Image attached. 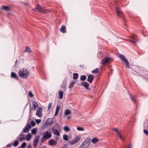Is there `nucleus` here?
I'll return each mask as SVG.
<instances>
[{"label": "nucleus", "instance_id": "obj_1", "mask_svg": "<svg viewBox=\"0 0 148 148\" xmlns=\"http://www.w3.org/2000/svg\"><path fill=\"white\" fill-rule=\"evenodd\" d=\"M33 10L39 12L40 13L45 14L49 12V10L45 9V8L41 7L39 5H38L36 7H35V9H33Z\"/></svg>", "mask_w": 148, "mask_h": 148}, {"label": "nucleus", "instance_id": "obj_2", "mask_svg": "<svg viewBox=\"0 0 148 148\" xmlns=\"http://www.w3.org/2000/svg\"><path fill=\"white\" fill-rule=\"evenodd\" d=\"M119 57L121 60L125 63L127 68H130V65L129 62L127 59L125 58V57L123 55L121 54L119 56Z\"/></svg>", "mask_w": 148, "mask_h": 148}, {"label": "nucleus", "instance_id": "obj_3", "mask_svg": "<svg viewBox=\"0 0 148 148\" xmlns=\"http://www.w3.org/2000/svg\"><path fill=\"white\" fill-rule=\"evenodd\" d=\"M53 123V119L52 118L47 119L43 126L44 128H45L48 126L51 125Z\"/></svg>", "mask_w": 148, "mask_h": 148}, {"label": "nucleus", "instance_id": "obj_4", "mask_svg": "<svg viewBox=\"0 0 148 148\" xmlns=\"http://www.w3.org/2000/svg\"><path fill=\"white\" fill-rule=\"evenodd\" d=\"M19 76L22 78H26L29 76V72L28 71H27L26 73H23V72L19 71Z\"/></svg>", "mask_w": 148, "mask_h": 148}, {"label": "nucleus", "instance_id": "obj_5", "mask_svg": "<svg viewBox=\"0 0 148 148\" xmlns=\"http://www.w3.org/2000/svg\"><path fill=\"white\" fill-rule=\"evenodd\" d=\"M43 137L45 139V140H47L51 138L52 135L48 131H46L44 133Z\"/></svg>", "mask_w": 148, "mask_h": 148}, {"label": "nucleus", "instance_id": "obj_6", "mask_svg": "<svg viewBox=\"0 0 148 148\" xmlns=\"http://www.w3.org/2000/svg\"><path fill=\"white\" fill-rule=\"evenodd\" d=\"M39 135L36 136L34 140L33 146L34 147H36L37 146V145L39 140Z\"/></svg>", "mask_w": 148, "mask_h": 148}, {"label": "nucleus", "instance_id": "obj_7", "mask_svg": "<svg viewBox=\"0 0 148 148\" xmlns=\"http://www.w3.org/2000/svg\"><path fill=\"white\" fill-rule=\"evenodd\" d=\"M116 11L117 13L118 16L121 18H123V15L122 12L120 10L119 8L116 7Z\"/></svg>", "mask_w": 148, "mask_h": 148}, {"label": "nucleus", "instance_id": "obj_8", "mask_svg": "<svg viewBox=\"0 0 148 148\" xmlns=\"http://www.w3.org/2000/svg\"><path fill=\"white\" fill-rule=\"evenodd\" d=\"M31 127V125L29 124H28L23 129L22 133H27L28 132Z\"/></svg>", "mask_w": 148, "mask_h": 148}, {"label": "nucleus", "instance_id": "obj_9", "mask_svg": "<svg viewBox=\"0 0 148 148\" xmlns=\"http://www.w3.org/2000/svg\"><path fill=\"white\" fill-rule=\"evenodd\" d=\"M111 58H106L102 59L101 62V63L103 64H105L110 61Z\"/></svg>", "mask_w": 148, "mask_h": 148}, {"label": "nucleus", "instance_id": "obj_10", "mask_svg": "<svg viewBox=\"0 0 148 148\" xmlns=\"http://www.w3.org/2000/svg\"><path fill=\"white\" fill-rule=\"evenodd\" d=\"M42 109L40 107L38 108L37 110L36 115L39 117H41L42 116Z\"/></svg>", "mask_w": 148, "mask_h": 148}, {"label": "nucleus", "instance_id": "obj_11", "mask_svg": "<svg viewBox=\"0 0 148 148\" xmlns=\"http://www.w3.org/2000/svg\"><path fill=\"white\" fill-rule=\"evenodd\" d=\"M90 142V138H87L82 143V144L86 146H87V147H89V145Z\"/></svg>", "mask_w": 148, "mask_h": 148}, {"label": "nucleus", "instance_id": "obj_12", "mask_svg": "<svg viewBox=\"0 0 148 148\" xmlns=\"http://www.w3.org/2000/svg\"><path fill=\"white\" fill-rule=\"evenodd\" d=\"M81 86L84 87L86 89H89V85L86 82H83L81 85Z\"/></svg>", "mask_w": 148, "mask_h": 148}, {"label": "nucleus", "instance_id": "obj_13", "mask_svg": "<svg viewBox=\"0 0 148 148\" xmlns=\"http://www.w3.org/2000/svg\"><path fill=\"white\" fill-rule=\"evenodd\" d=\"M131 38L133 40H130L129 41L132 43L134 45H135L138 41V40L136 39V37L133 36H131Z\"/></svg>", "mask_w": 148, "mask_h": 148}, {"label": "nucleus", "instance_id": "obj_14", "mask_svg": "<svg viewBox=\"0 0 148 148\" xmlns=\"http://www.w3.org/2000/svg\"><path fill=\"white\" fill-rule=\"evenodd\" d=\"M94 78V77L93 75H90L88 76L87 80L90 83H91L92 82Z\"/></svg>", "mask_w": 148, "mask_h": 148}, {"label": "nucleus", "instance_id": "obj_15", "mask_svg": "<svg viewBox=\"0 0 148 148\" xmlns=\"http://www.w3.org/2000/svg\"><path fill=\"white\" fill-rule=\"evenodd\" d=\"M51 130L53 132V133L57 135V136H60V133L57 130L54 128V127H53L51 128Z\"/></svg>", "mask_w": 148, "mask_h": 148}, {"label": "nucleus", "instance_id": "obj_16", "mask_svg": "<svg viewBox=\"0 0 148 148\" xmlns=\"http://www.w3.org/2000/svg\"><path fill=\"white\" fill-rule=\"evenodd\" d=\"M49 145L53 146L56 145V142L53 140L51 139L49 141Z\"/></svg>", "mask_w": 148, "mask_h": 148}, {"label": "nucleus", "instance_id": "obj_17", "mask_svg": "<svg viewBox=\"0 0 148 148\" xmlns=\"http://www.w3.org/2000/svg\"><path fill=\"white\" fill-rule=\"evenodd\" d=\"M66 80L67 79H65L63 81L62 83L61 86L62 88H64V90H65V87L66 85Z\"/></svg>", "mask_w": 148, "mask_h": 148}, {"label": "nucleus", "instance_id": "obj_18", "mask_svg": "<svg viewBox=\"0 0 148 148\" xmlns=\"http://www.w3.org/2000/svg\"><path fill=\"white\" fill-rule=\"evenodd\" d=\"M60 106L59 105H57L56 108L55 113L54 114V116H56L58 113L60 109Z\"/></svg>", "mask_w": 148, "mask_h": 148}, {"label": "nucleus", "instance_id": "obj_19", "mask_svg": "<svg viewBox=\"0 0 148 148\" xmlns=\"http://www.w3.org/2000/svg\"><path fill=\"white\" fill-rule=\"evenodd\" d=\"M66 28L65 26L62 25L60 28V31L61 32L65 33L66 32Z\"/></svg>", "mask_w": 148, "mask_h": 148}, {"label": "nucleus", "instance_id": "obj_20", "mask_svg": "<svg viewBox=\"0 0 148 148\" xmlns=\"http://www.w3.org/2000/svg\"><path fill=\"white\" fill-rule=\"evenodd\" d=\"M11 77L12 78H14L16 79H18V77L17 75L14 73L13 72L11 73Z\"/></svg>", "mask_w": 148, "mask_h": 148}, {"label": "nucleus", "instance_id": "obj_21", "mask_svg": "<svg viewBox=\"0 0 148 148\" xmlns=\"http://www.w3.org/2000/svg\"><path fill=\"white\" fill-rule=\"evenodd\" d=\"M59 99H62L63 97V92L61 90H60L59 91Z\"/></svg>", "mask_w": 148, "mask_h": 148}, {"label": "nucleus", "instance_id": "obj_22", "mask_svg": "<svg viewBox=\"0 0 148 148\" xmlns=\"http://www.w3.org/2000/svg\"><path fill=\"white\" fill-rule=\"evenodd\" d=\"M130 97L132 101H133L134 103H136L137 101V99L135 96H133L131 95H130Z\"/></svg>", "mask_w": 148, "mask_h": 148}, {"label": "nucleus", "instance_id": "obj_23", "mask_svg": "<svg viewBox=\"0 0 148 148\" xmlns=\"http://www.w3.org/2000/svg\"><path fill=\"white\" fill-rule=\"evenodd\" d=\"M99 141V139L96 138H93L91 140L92 142L94 144L98 142Z\"/></svg>", "mask_w": 148, "mask_h": 148}, {"label": "nucleus", "instance_id": "obj_24", "mask_svg": "<svg viewBox=\"0 0 148 148\" xmlns=\"http://www.w3.org/2000/svg\"><path fill=\"white\" fill-rule=\"evenodd\" d=\"M33 106L34 107L33 110H34L36 109V108L38 106V104L36 102H33L32 103Z\"/></svg>", "mask_w": 148, "mask_h": 148}, {"label": "nucleus", "instance_id": "obj_25", "mask_svg": "<svg viewBox=\"0 0 148 148\" xmlns=\"http://www.w3.org/2000/svg\"><path fill=\"white\" fill-rule=\"evenodd\" d=\"M1 8L6 11H8L9 10V7L7 6H2Z\"/></svg>", "mask_w": 148, "mask_h": 148}, {"label": "nucleus", "instance_id": "obj_26", "mask_svg": "<svg viewBox=\"0 0 148 148\" xmlns=\"http://www.w3.org/2000/svg\"><path fill=\"white\" fill-rule=\"evenodd\" d=\"M71 114V112L70 110H65L64 112V115L65 116H66L68 115H69Z\"/></svg>", "mask_w": 148, "mask_h": 148}, {"label": "nucleus", "instance_id": "obj_27", "mask_svg": "<svg viewBox=\"0 0 148 148\" xmlns=\"http://www.w3.org/2000/svg\"><path fill=\"white\" fill-rule=\"evenodd\" d=\"M31 138H32L31 134H30L29 133L27 135V136H26V140L27 141H29L30 140V139H31Z\"/></svg>", "mask_w": 148, "mask_h": 148}, {"label": "nucleus", "instance_id": "obj_28", "mask_svg": "<svg viewBox=\"0 0 148 148\" xmlns=\"http://www.w3.org/2000/svg\"><path fill=\"white\" fill-rule=\"evenodd\" d=\"M25 51L29 53H30L31 52V49L28 47H26Z\"/></svg>", "mask_w": 148, "mask_h": 148}, {"label": "nucleus", "instance_id": "obj_29", "mask_svg": "<svg viewBox=\"0 0 148 148\" xmlns=\"http://www.w3.org/2000/svg\"><path fill=\"white\" fill-rule=\"evenodd\" d=\"M78 74L77 73H74L73 74V79H76L78 78Z\"/></svg>", "mask_w": 148, "mask_h": 148}, {"label": "nucleus", "instance_id": "obj_30", "mask_svg": "<svg viewBox=\"0 0 148 148\" xmlns=\"http://www.w3.org/2000/svg\"><path fill=\"white\" fill-rule=\"evenodd\" d=\"M63 129L66 132H68L70 131V129L67 126H66L65 127H64Z\"/></svg>", "mask_w": 148, "mask_h": 148}, {"label": "nucleus", "instance_id": "obj_31", "mask_svg": "<svg viewBox=\"0 0 148 148\" xmlns=\"http://www.w3.org/2000/svg\"><path fill=\"white\" fill-rule=\"evenodd\" d=\"M86 79V77L85 75H81L80 77V80L82 81L85 80Z\"/></svg>", "mask_w": 148, "mask_h": 148}, {"label": "nucleus", "instance_id": "obj_32", "mask_svg": "<svg viewBox=\"0 0 148 148\" xmlns=\"http://www.w3.org/2000/svg\"><path fill=\"white\" fill-rule=\"evenodd\" d=\"M117 134L118 136L119 137L120 139L122 141H123L124 140V139L121 136V135L120 134V133H119V132H117V133H116Z\"/></svg>", "mask_w": 148, "mask_h": 148}, {"label": "nucleus", "instance_id": "obj_33", "mask_svg": "<svg viewBox=\"0 0 148 148\" xmlns=\"http://www.w3.org/2000/svg\"><path fill=\"white\" fill-rule=\"evenodd\" d=\"M63 138L64 140L65 141H67L69 139L68 136L67 135H64L63 136Z\"/></svg>", "mask_w": 148, "mask_h": 148}, {"label": "nucleus", "instance_id": "obj_34", "mask_svg": "<svg viewBox=\"0 0 148 148\" xmlns=\"http://www.w3.org/2000/svg\"><path fill=\"white\" fill-rule=\"evenodd\" d=\"M19 143V142L18 140H16L13 143V145L14 147H16L18 146Z\"/></svg>", "mask_w": 148, "mask_h": 148}, {"label": "nucleus", "instance_id": "obj_35", "mask_svg": "<svg viewBox=\"0 0 148 148\" xmlns=\"http://www.w3.org/2000/svg\"><path fill=\"white\" fill-rule=\"evenodd\" d=\"M99 71V70L98 68H96L92 71V72L94 73H97Z\"/></svg>", "mask_w": 148, "mask_h": 148}, {"label": "nucleus", "instance_id": "obj_36", "mask_svg": "<svg viewBox=\"0 0 148 148\" xmlns=\"http://www.w3.org/2000/svg\"><path fill=\"white\" fill-rule=\"evenodd\" d=\"M74 140L76 143L80 140V138L78 136L75 138Z\"/></svg>", "mask_w": 148, "mask_h": 148}, {"label": "nucleus", "instance_id": "obj_37", "mask_svg": "<svg viewBox=\"0 0 148 148\" xmlns=\"http://www.w3.org/2000/svg\"><path fill=\"white\" fill-rule=\"evenodd\" d=\"M37 132V129L36 128H34L32 130V133L33 134H36Z\"/></svg>", "mask_w": 148, "mask_h": 148}, {"label": "nucleus", "instance_id": "obj_38", "mask_svg": "<svg viewBox=\"0 0 148 148\" xmlns=\"http://www.w3.org/2000/svg\"><path fill=\"white\" fill-rule=\"evenodd\" d=\"M25 138L23 136H22L21 138H20V137H18V139L19 140V141H21L23 140H25Z\"/></svg>", "mask_w": 148, "mask_h": 148}, {"label": "nucleus", "instance_id": "obj_39", "mask_svg": "<svg viewBox=\"0 0 148 148\" xmlns=\"http://www.w3.org/2000/svg\"><path fill=\"white\" fill-rule=\"evenodd\" d=\"M27 145V144L25 142H23V143L21 145V147L22 148H25Z\"/></svg>", "mask_w": 148, "mask_h": 148}, {"label": "nucleus", "instance_id": "obj_40", "mask_svg": "<svg viewBox=\"0 0 148 148\" xmlns=\"http://www.w3.org/2000/svg\"><path fill=\"white\" fill-rule=\"evenodd\" d=\"M69 143L71 145H73L76 143L75 142L74 140H72V141H69Z\"/></svg>", "mask_w": 148, "mask_h": 148}, {"label": "nucleus", "instance_id": "obj_41", "mask_svg": "<svg viewBox=\"0 0 148 148\" xmlns=\"http://www.w3.org/2000/svg\"><path fill=\"white\" fill-rule=\"evenodd\" d=\"M77 130L79 131H83L84 130V129L81 127H77Z\"/></svg>", "mask_w": 148, "mask_h": 148}, {"label": "nucleus", "instance_id": "obj_42", "mask_svg": "<svg viewBox=\"0 0 148 148\" xmlns=\"http://www.w3.org/2000/svg\"><path fill=\"white\" fill-rule=\"evenodd\" d=\"M31 124L32 127H34L36 125V123L34 121H31Z\"/></svg>", "mask_w": 148, "mask_h": 148}, {"label": "nucleus", "instance_id": "obj_43", "mask_svg": "<svg viewBox=\"0 0 148 148\" xmlns=\"http://www.w3.org/2000/svg\"><path fill=\"white\" fill-rule=\"evenodd\" d=\"M143 132L147 136H148V131L145 129H144L143 130Z\"/></svg>", "mask_w": 148, "mask_h": 148}, {"label": "nucleus", "instance_id": "obj_44", "mask_svg": "<svg viewBox=\"0 0 148 148\" xmlns=\"http://www.w3.org/2000/svg\"><path fill=\"white\" fill-rule=\"evenodd\" d=\"M87 146H85L84 145L82 144V145L79 147L78 148H87Z\"/></svg>", "mask_w": 148, "mask_h": 148}, {"label": "nucleus", "instance_id": "obj_45", "mask_svg": "<svg viewBox=\"0 0 148 148\" xmlns=\"http://www.w3.org/2000/svg\"><path fill=\"white\" fill-rule=\"evenodd\" d=\"M29 96L31 97H34V96L33 95V94L32 93V92L31 91H30L29 92Z\"/></svg>", "mask_w": 148, "mask_h": 148}, {"label": "nucleus", "instance_id": "obj_46", "mask_svg": "<svg viewBox=\"0 0 148 148\" xmlns=\"http://www.w3.org/2000/svg\"><path fill=\"white\" fill-rule=\"evenodd\" d=\"M74 85V84H73V83L71 82L70 83V84L69 85V88H71Z\"/></svg>", "mask_w": 148, "mask_h": 148}, {"label": "nucleus", "instance_id": "obj_47", "mask_svg": "<svg viewBox=\"0 0 148 148\" xmlns=\"http://www.w3.org/2000/svg\"><path fill=\"white\" fill-rule=\"evenodd\" d=\"M36 121L37 124H38L41 122V120L40 119H36Z\"/></svg>", "mask_w": 148, "mask_h": 148}, {"label": "nucleus", "instance_id": "obj_48", "mask_svg": "<svg viewBox=\"0 0 148 148\" xmlns=\"http://www.w3.org/2000/svg\"><path fill=\"white\" fill-rule=\"evenodd\" d=\"M112 130L114 131L115 132H116V133L119 132V131L116 128H114L112 129Z\"/></svg>", "mask_w": 148, "mask_h": 148}, {"label": "nucleus", "instance_id": "obj_49", "mask_svg": "<svg viewBox=\"0 0 148 148\" xmlns=\"http://www.w3.org/2000/svg\"><path fill=\"white\" fill-rule=\"evenodd\" d=\"M45 140V138H43V137H42V138H41V141H40V142L41 143H42L43 142V140Z\"/></svg>", "mask_w": 148, "mask_h": 148}, {"label": "nucleus", "instance_id": "obj_50", "mask_svg": "<svg viewBox=\"0 0 148 148\" xmlns=\"http://www.w3.org/2000/svg\"><path fill=\"white\" fill-rule=\"evenodd\" d=\"M27 71V69H23L22 70V71H21V72H23V73H26V72Z\"/></svg>", "mask_w": 148, "mask_h": 148}, {"label": "nucleus", "instance_id": "obj_51", "mask_svg": "<svg viewBox=\"0 0 148 148\" xmlns=\"http://www.w3.org/2000/svg\"><path fill=\"white\" fill-rule=\"evenodd\" d=\"M51 103H50L48 105V109H49L50 108V107L51 106Z\"/></svg>", "mask_w": 148, "mask_h": 148}, {"label": "nucleus", "instance_id": "obj_52", "mask_svg": "<svg viewBox=\"0 0 148 148\" xmlns=\"http://www.w3.org/2000/svg\"><path fill=\"white\" fill-rule=\"evenodd\" d=\"M12 145L11 144H8L6 145L7 147H9L10 146H11Z\"/></svg>", "mask_w": 148, "mask_h": 148}, {"label": "nucleus", "instance_id": "obj_53", "mask_svg": "<svg viewBox=\"0 0 148 148\" xmlns=\"http://www.w3.org/2000/svg\"><path fill=\"white\" fill-rule=\"evenodd\" d=\"M132 146L131 145H128L127 148H131Z\"/></svg>", "mask_w": 148, "mask_h": 148}, {"label": "nucleus", "instance_id": "obj_54", "mask_svg": "<svg viewBox=\"0 0 148 148\" xmlns=\"http://www.w3.org/2000/svg\"><path fill=\"white\" fill-rule=\"evenodd\" d=\"M27 148H32L31 145H29L27 146Z\"/></svg>", "mask_w": 148, "mask_h": 148}, {"label": "nucleus", "instance_id": "obj_55", "mask_svg": "<svg viewBox=\"0 0 148 148\" xmlns=\"http://www.w3.org/2000/svg\"><path fill=\"white\" fill-rule=\"evenodd\" d=\"M76 82V81H72L71 83H73V84H74Z\"/></svg>", "mask_w": 148, "mask_h": 148}, {"label": "nucleus", "instance_id": "obj_56", "mask_svg": "<svg viewBox=\"0 0 148 148\" xmlns=\"http://www.w3.org/2000/svg\"><path fill=\"white\" fill-rule=\"evenodd\" d=\"M24 135V134H20L19 136H20V137H21V136H23Z\"/></svg>", "mask_w": 148, "mask_h": 148}, {"label": "nucleus", "instance_id": "obj_57", "mask_svg": "<svg viewBox=\"0 0 148 148\" xmlns=\"http://www.w3.org/2000/svg\"><path fill=\"white\" fill-rule=\"evenodd\" d=\"M70 118V116H69L68 117L67 119H69Z\"/></svg>", "mask_w": 148, "mask_h": 148}, {"label": "nucleus", "instance_id": "obj_58", "mask_svg": "<svg viewBox=\"0 0 148 148\" xmlns=\"http://www.w3.org/2000/svg\"><path fill=\"white\" fill-rule=\"evenodd\" d=\"M17 62V60H16L15 62V64H16V63Z\"/></svg>", "mask_w": 148, "mask_h": 148}, {"label": "nucleus", "instance_id": "obj_59", "mask_svg": "<svg viewBox=\"0 0 148 148\" xmlns=\"http://www.w3.org/2000/svg\"><path fill=\"white\" fill-rule=\"evenodd\" d=\"M18 148H21V147H18Z\"/></svg>", "mask_w": 148, "mask_h": 148}, {"label": "nucleus", "instance_id": "obj_60", "mask_svg": "<svg viewBox=\"0 0 148 148\" xmlns=\"http://www.w3.org/2000/svg\"><path fill=\"white\" fill-rule=\"evenodd\" d=\"M27 3L25 4V5H27Z\"/></svg>", "mask_w": 148, "mask_h": 148}]
</instances>
